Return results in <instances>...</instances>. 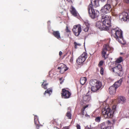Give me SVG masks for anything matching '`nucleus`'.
<instances>
[{
	"label": "nucleus",
	"instance_id": "obj_36",
	"mask_svg": "<svg viewBox=\"0 0 129 129\" xmlns=\"http://www.w3.org/2000/svg\"><path fill=\"white\" fill-rule=\"evenodd\" d=\"M76 127L77 129H81V126L78 124H77Z\"/></svg>",
	"mask_w": 129,
	"mask_h": 129
},
{
	"label": "nucleus",
	"instance_id": "obj_40",
	"mask_svg": "<svg viewBox=\"0 0 129 129\" xmlns=\"http://www.w3.org/2000/svg\"><path fill=\"white\" fill-rule=\"evenodd\" d=\"M128 80L127 81V82L129 84V73L128 74Z\"/></svg>",
	"mask_w": 129,
	"mask_h": 129
},
{
	"label": "nucleus",
	"instance_id": "obj_39",
	"mask_svg": "<svg viewBox=\"0 0 129 129\" xmlns=\"http://www.w3.org/2000/svg\"><path fill=\"white\" fill-rule=\"evenodd\" d=\"M84 110H83H83H82V109H81L82 114L83 115H84Z\"/></svg>",
	"mask_w": 129,
	"mask_h": 129
},
{
	"label": "nucleus",
	"instance_id": "obj_31",
	"mask_svg": "<svg viewBox=\"0 0 129 129\" xmlns=\"http://www.w3.org/2000/svg\"><path fill=\"white\" fill-rule=\"evenodd\" d=\"M101 69L100 70V74L101 75H103L104 72V69L102 67H100Z\"/></svg>",
	"mask_w": 129,
	"mask_h": 129
},
{
	"label": "nucleus",
	"instance_id": "obj_9",
	"mask_svg": "<svg viewBox=\"0 0 129 129\" xmlns=\"http://www.w3.org/2000/svg\"><path fill=\"white\" fill-rule=\"evenodd\" d=\"M122 21H128L129 20V10L127 12H123L119 16Z\"/></svg>",
	"mask_w": 129,
	"mask_h": 129
},
{
	"label": "nucleus",
	"instance_id": "obj_41",
	"mask_svg": "<svg viewBox=\"0 0 129 129\" xmlns=\"http://www.w3.org/2000/svg\"><path fill=\"white\" fill-rule=\"evenodd\" d=\"M62 54V52L61 51H60L59 52V55L60 56H61Z\"/></svg>",
	"mask_w": 129,
	"mask_h": 129
},
{
	"label": "nucleus",
	"instance_id": "obj_29",
	"mask_svg": "<svg viewBox=\"0 0 129 129\" xmlns=\"http://www.w3.org/2000/svg\"><path fill=\"white\" fill-rule=\"evenodd\" d=\"M74 47L75 49H76L77 48V46H80L81 44L79 43H77L76 42H75L74 43Z\"/></svg>",
	"mask_w": 129,
	"mask_h": 129
},
{
	"label": "nucleus",
	"instance_id": "obj_14",
	"mask_svg": "<svg viewBox=\"0 0 129 129\" xmlns=\"http://www.w3.org/2000/svg\"><path fill=\"white\" fill-rule=\"evenodd\" d=\"M96 26L101 30H108L106 26L103 24V22L98 21L97 22Z\"/></svg>",
	"mask_w": 129,
	"mask_h": 129
},
{
	"label": "nucleus",
	"instance_id": "obj_34",
	"mask_svg": "<svg viewBox=\"0 0 129 129\" xmlns=\"http://www.w3.org/2000/svg\"><path fill=\"white\" fill-rule=\"evenodd\" d=\"M89 29V27L88 26H87L86 27L84 28L83 30L85 32H87L88 31Z\"/></svg>",
	"mask_w": 129,
	"mask_h": 129
},
{
	"label": "nucleus",
	"instance_id": "obj_4",
	"mask_svg": "<svg viewBox=\"0 0 129 129\" xmlns=\"http://www.w3.org/2000/svg\"><path fill=\"white\" fill-rule=\"evenodd\" d=\"M113 50V48L108 44L104 45L101 51V55L103 58L106 59L108 57L110 53H111Z\"/></svg>",
	"mask_w": 129,
	"mask_h": 129
},
{
	"label": "nucleus",
	"instance_id": "obj_11",
	"mask_svg": "<svg viewBox=\"0 0 129 129\" xmlns=\"http://www.w3.org/2000/svg\"><path fill=\"white\" fill-rule=\"evenodd\" d=\"M73 31L76 36H78L81 31V26L80 24L74 25L73 29Z\"/></svg>",
	"mask_w": 129,
	"mask_h": 129
},
{
	"label": "nucleus",
	"instance_id": "obj_15",
	"mask_svg": "<svg viewBox=\"0 0 129 129\" xmlns=\"http://www.w3.org/2000/svg\"><path fill=\"white\" fill-rule=\"evenodd\" d=\"M57 69H60V72L61 74H63L68 70L66 66L63 63L61 64V66L58 67Z\"/></svg>",
	"mask_w": 129,
	"mask_h": 129
},
{
	"label": "nucleus",
	"instance_id": "obj_3",
	"mask_svg": "<svg viewBox=\"0 0 129 129\" xmlns=\"http://www.w3.org/2000/svg\"><path fill=\"white\" fill-rule=\"evenodd\" d=\"M89 84L92 86L91 90L94 92H97L102 88V84L100 81L96 79L90 80Z\"/></svg>",
	"mask_w": 129,
	"mask_h": 129
},
{
	"label": "nucleus",
	"instance_id": "obj_17",
	"mask_svg": "<svg viewBox=\"0 0 129 129\" xmlns=\"http://www.w3.org/2000/svg\"><path fill=\"white\" fill-rule=\"evenodd\" d=\"M101 21L103 22V24L106 26L107 29L108 30H109L111 26L110 25L111 24V20L105 21V20H103V21Z\"/></svg>",
	"mask_w": 129,
	"mask_h": 129
},
{
	"label": "nucleus",
	"instance_id": "obj_23",
	"mask_svg": "<svg viewBox=\"0 0 129 129\" xmlns=\"http://www.w3.org/2000/svg\"><path fill=\"white\" fill-rule=\"evenodd\" d=\"M87 81V79L86 77H81L80 78V82L82 85H84Z\"/></svg>",
	"mask_w": 129,
	"mask_h": 129
},
{
	"label": "nucleus",
	"instance_id": "obj_46",
	"mask_svg": "<svg viewBox=\"0 0 129 129\" xmlns=\"http://www.w3.org/2000/svg\"><path fill=\"white\" fill-rule=\"evenodd\" d=\"M125 129H129L127 128H126Z\"/></svg>",
	"mask_w": 129,
	"mask_h": 129
},
{
	"label": "nucleus",
	"instance_id": "obj_38",
	"mask_svg": "<svg viewBox=\"0 0 129 129\" xmlns=\"http://www.w3.org/2000/svg\"><path fill=\"white\" fill-rule=\"evenodd\" d=\"M69 128L68 126H65L63 127L62 129H69Z\"/></svg>",
	"mask_w": 129,
	"mask_h": 129
},
{
	"label": "nucleus",
	"instance_id": "obj_47",
	"mask_svg": "<svg viewBox=\"0 0 129 129\" xmlns=\"http://www.w3.org/2000/svg\"><path fill=\"white\" fill-rule=\"evenodd\" d=\"M67 1H68L69 0H67Z\"/></svg>",
	"mask_w": 129,
	"mask_h": 129
},
{
	"label": "nucleus",
	"instance_id": "obj_45",
	"mask_svg": "<svg viewBox=\"0 0 129 129\" xmlns=\"http://www.w3.org/2000/svg\"><path fill=\"white\" fill-rule=\"evenodd\" d=\"M63 82V80L62 81L60 82V84H61Z\"/></svg>",
	"mask_w": 129,
	"mask_h": 129
},
{
	"label": "nucleus",
	"instance_id": "obj_8",
	"mask_svg": "<svg viewBox=\"0 0 129 129\" xmlns=\"http://www.w3.org/2000/svg\"><path fill=\"white\" fill-rule=\"evenodd\" d=\"M115 109L112 108L110 109L108 108L102 112L106 116V118H111L113 116V114Z\"/></svg>",
	"mask_w": 129,
	"mask_h": 129
},
{
	"label": "nucleus",
	"instance_id": "obj_37",
	"mask_svg": "<svg viewBox=\"0 0 129 129\" xmlns=\"http://www.w3.org/2000/svg\"><path fill=\"white\" fill-rule=\"evenodd\" d=\"M124 1L127 4H128L129 3V0H124Z\"/></svg>",
	"mask_w": 129,
	"mask_h": 129
},
{
	"label": "nucleus",
	"instance_id": "obj_24",
	"mask_svg": "<svg viewBox=\"0 0 129 129\" xmlns=\"http://www.w3.org/2000/svg\"><path fill=\"white\" fill-rule=\"evenodd\" d=\"M44 82L42 83L41 86L43 88L45 89H47V87H46V86L48 85L47 83H45V82H46L47 81L46 80H43Z\"/></svg>",
	"mask_w": 129,
	"mask_h": 129
},
{
	"label": "nucleus",
	"instance_id": "obj_28",
	"mask_svg": "<svg viewBox=\"0 0 129 129\" xmlns=\"http://www.w3.org/2000/svg\"><path fill=\"white\" fill-rule=\"evenodd\" d=\"M101 117L100 116H98L96 117L95 119V120L96 122H99L101 120Z\"/></svg>",
	"mask_w": 129,
	"mask_h": 129
},
{
	"label": "nucleus",
	"instance_id": "obj_18",
	"mask_svg": "<svg viewBox=\"0 0 129 129\" xmlns=\"http://www.w3.org/2000/svg\"><path fill=\"white\" fill-rule=\"evenodd\" d=\"M52 34L56 38L58 39H61L60 33L59 31H53L52 33Z\"/></svg>",
	"mask_w": 129,
	"mask_h": 129
},
{
	"label": "nucleus",
	"instance_id": "obj_21",
	"mask_svg": "<svg viewBox=\"0 0 129 129\" xmlns=\"http://www.w3.org/2000/svg\"><path fill=\"white\" fill-rule=\"evenodd\" d=\"M83 101L87 102L90 100L91 97L89 95H85L83 96Z\"/></svg>",
	"mask_w": 129,
	"mask_h": 129
},
{
	"label": "nucleus",
	"instance_id": "obj_19",
	"mask_svg": "<svg viewBox=\"0 0 129 129\" xmlns=\"http://www.w3.org/2000/svg\"><path fill=\"white\" fill-rule=\"evenodd\" d=\"M116 101L118 103H123L125 102L126 99L124 97L120 96L117 99Z\"/></svg>",
	"mask_w": 129,
	"mask_h": 129
},
{
	"label": "nucleus",
	"instance_id": "obj_32",
	"mask_svg": "<svg viewBox=\"0 0 129 129\" xmlns=\"http://www.w3.org/2000/svg\"><path fill=\"white\" fill-rule=\"evenodd\" d=\"M57 119H53V120L51 121V123L52 124H54L56 122H57Z\"/></svg>",
	"mask_w": 129,
	"mask_h": 129
},
{
	"label": "nucleus",
	"instance_id": "obj_13",
	"mask_svg": "<svg viewBox=\"0 0 129 129\" xmlns=\"http://www.w3.org/2000/svg\"><path fill=\"white\" fill-rule=\"evenodd\" d=\"M61 92V96L63 98H69L71 95V93L69 91L66 90L65 89H62Z\"/></svg>",
	"mask_w": 129,
	"mask_h": 129
},
{
	"label": "nucleus",
	"instance_id": "obj_16",
	"mask_svg": "<svg viewBox=\"0 0 129 129\" xmlns=\"http://www.w3.org/2000/svg\"><path fill=\"white\" fill-rule=\"evenodd\" d=\"M35 123L36 125V127L37 129H39V127L40 126H42L40 124L38 120V117L36 115H35L34 116Z\"/></svg>",
	"mask_w": 129,
	"mask_h": 129
},
{
	"label": "nucleus",
	"instance_id": "obj_25",
	"mask_svg": "<svg viewBox=\"0 0 129 129\" xmlns=\"http://www.w3.org/2000/svg\"><path fill=\"white\" fill-rule=\"evenodd\" d=\"M52 89L50 88H48L45 91L44 94V95H45L46 93H47L49 94V95H50L51 94V93H52Z\"/></svg>",
	"mask_w": 129,
	"mask_h": 129
},
{
	"label": "nucleus",
	"instance_id": "obj_27",
	"mask_svg": "<svg viewBox=\"0 0 129 129\" xmlns=\"http://www.w3.org/2000/svg\"><path fill=\"white\" fill-rule=\"evenodd\" d=\"M66 116L69 119H71V114L70 112H68L66 114Z\"/></svg>",
	"mask_w": 129,
	"mask_h": 129
},
{
	"label": "nucleus",
	"instance_id": "obj_26",
	"mask_svg": "<svg viewBox=\"0 0 129 129\" xmlns=\"http://www.w3.org/2000/svg\"><path fill=\"white\" fill-rule=\"evenodd\" d=\"M123 60L122 57H120L116 60L115 61V62L116 63H119L122 62Z\"/></svg>",
	"mask_w": 129,
	"mask_h": 129
},
{
	"label": "nucleus",
	"instance_id": "obj_44",
	"mask_svg": "<svg viewBox=\"0 0 129 129\" xmlns=\"http://www.w3.org/2000/svg\"><path fill=\"white\" fill-rule=\"evenodd\" d=\"M86 129H92V128H89V127H88L87 128H86Z\"/></svg>",
	"mask_w": 129,
	"mask_h": 129
},
{
	"label": "nucleus",
	"instance_id": "obj_20",
	"mask_svg": "<svg viewBox=\"0 0 129 129\" xmlns=\"http://www.w3.org/2000/svg\"><path fill=\"white\" fill-rule=\"evenodd\" d=\"M111 20V17L110 16L104 15L102 16L101 21Z\"/></svg>",
	"mask_w": 129,
	"mask_h": 129
},
{
	"label": "nucleus",
	"instance_id": "obj_7",
	"mask_svg": "<svg viewBox=\"0 0 129 129\" xmlns=\"http://www.w3.org/2000/svg\"><path fill=\"white\" fill-rule=\"evenodd\" d=\"M123 81L122 78H120L117 81L115 82L113 85L109 89V93L111 95H114L116 93V89L120 86Z\"/></svg>",
	"mask_w": 129,
	"mask_h": 129
},
{
	"label": "nucleus",
	"instance_id": "obj_35",
	"mask_svg": "<svg viewBox=\"0 0 129 129\" xmlns=\"http://www.w3.org/2000/svg\"><path fill=\"white\" fill-rule=\"evenodd\" d=\"M66 32L67 33H69L70 32V30L69 29L68 27L67 26L66 27Z\"/></svg>",
	"mask_w": 129,
	"mask_h": 129
},
{
	"label": "nucleus",
	"instance_id": "obj_2",
	"mask_svg": "<svg viewBox=\"0 0 129 129\" xmlns=\"http://www.w3.org/2000/svg\"><path fill=\"white\" fill-rule=\"evenodd\" d=\"M108 4L103 7L101 10V12L103 14H105L110 13L112 10L111 5L113 6H116L117 4L115 1H112V0H108Z\"/></svg>",
	"mask_w": 129,
	"mask_h": 129
},
{
	"label": "nucleus",
	"instance_id": "obj_30",
	"mask_svg": "<svg viewBox=\"0 0 129 129\" xmlns=\"http://www.w3.org/2000/svg\"><path fill=\"white\" fill-rule=\"evenodd\" d=\"M104 62V61L103 60L100 61L98 65L99 67H102L101 66L103 65Z\"/></svg>",
	"mask_w": 129,
	"mask_h": 129
},
{
	"label": "nucleus",
	"instance_id": "obj_1",
	"mask_svg": "<svg viewBox=\"0 0 129 129\" xmlns=\"http://www.w3.org/2000/svg\"><path fill=\"white\" fill-rule=\"evenodd\" d=\"M92 6L89 5L88 7V10L90 16L92 19H94L97 17L99 14V12L97 11H95L92 8V6L96 7L99 6L98 0H91Z\"/></svg>",
	"mask_w": 129,
	"mask_h": 129
},
{
	"label": "nucleus",
	"instance_id": "obj_42",
	"mask_svg": "<svg viewBox=\"0 0 129 129\" xmlns=\"http://www.w3.org/2000/svg\"><path fill=\"white\" fill-rule=\"evenodd\" d=\"M62 79H63V78L62 77H61V78H60L59 79V80H60V81H61V80H62Z\"/></svg>",
	"mask_w": 129,
	"mask_h": 129
},
{
	"label": "nucleus",
	"instance_id": "obj_12",
	"mask_svg": "<svg viewBox=\"0 0 129 129\" xmlns=\"http://www.w3.org/2000/svg\"><path fill=\"white\" fill-rule=\"evenodd\" d=\"M111 123L109 120L100 124V127L101 129H111Z\"/></svg>",
	"mask_w": 129,
	"mask_h": 129
},
{
	"label": "nucleus",
	"instance_id": "obj_6",
	"mask_svg": "<svg viewBox=\"0 0 129 129\" xmlns=\"http://www.w3.org/2000/svg\"><path fill=\"white\" fill-rule=\"evenodd\" d=\"M113 64H111L109 67L111 71L116 74L118 76H121L123 74V70L122 65L120 64H115V66L112 67Z\"/></svg>",
	"mask_w": 129,
	"mask_h": 129
},
{
	"label": "nucleus",
	"instance_id": "obj_10",
	"mask_svg": "<svg viewBox=\"0 0 129 129\" xmlns=\"http://www.w3.org/2000/svg\"><path fill=\"white\" fill-rule=\"evenodd\" d=\"M87 57V53L84 52L77 59L76 61L78 64H80L85 61Z\"/></svg>",
	"mask_w": 129,
	"mask_h": 129
},
{
	"label": "nucleus",
	"instance_id": "obj_43",
	"mask_svg": "<svg viewBox=\"0 0 129 129\" xmlns=\"http://www.w3.org/2000/svg\"><path fill=\"white\" fill-rule=\"evenodd\" d=\"M128 93L129 94V87H128Z\"/></svg>",
	"mask_w": 129,
	"mask_h": 129
},
{
	"label": "nucleus",
	"instance_id": "obj_33",
	"mask_svg": "<svg viewBox=\"0 0 129 129\" xmlns=\"http://www.w3.org/2000/svg\"><path fill=\"white\" fill-rule=\"evenodd\" d=\"M89 106V104L85 106H84L82 108V110H85V109L87 108Z\"/></svg>",
	"mask_w": 129,
	"mask_h": 129
},
{
	"label": "nucleus",
	"instance_id": "obj_5",
	"mask_svg": "<svg viewBox=\"0 0 129 129\" xmlns=\"http://www.w3.org/2000/svg\"><path fill=\"white\" fill-rule=\"evenodd\" d=\"M112 36L115 38L120 43L122 44L121 41L119 39H123L122 33L120 29L117 27H113L111 30Z\"/></svg>",
	"mask_w": 129,
	"mask_h": 129
},
{
	"label": "nucleus",
	"instance_id": "obj_22",
	"mask_svg": "<svg viewBox=\"0 0 129 129\" xmlns=\"http://www.w3.org/2000/svg\"><path fill=\"white\" fill-rule=\"evenodd\" d=\"M71 9V10H70V11L71 13L75 16H77V12L75 8L73 7H72Z\"/></svg>",
	"mask_w": 129,
	"mask_h": 129
}]
</instances>
